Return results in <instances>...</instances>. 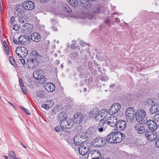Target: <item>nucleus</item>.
<instances>
[{
	"instance_id": "obj_1",
	"label": "nucleus",
	"mask_w": 159,
	"mask_h": 159,
	"mask_svg": "<svg viewBox=\"0 0 159 159\" xmlns=\"http://www.w3.org/2000/svg\"><path fill=\"white\" fill-rule=\"evenodd\" d=\"M40 57L41 56L36 51H32L31 52L30 58L27 60L26 63H28L30 66H32V65L34 66L36 63L38 62Z\"/></svg>"
},
{
	"instance_id": "obj_2",
	"label": "nucleus",
	"mask_w": 159,
	"mask_h": 159,
	"mask_svg": "<svg viewBox=\"0 0 159 159\" xmlns=\"http://www.w3.org/2000/svg\"><path fill=\"white\" fill-rule=\"evenodd\" d=\"M145 111L141 109L138 110L136 112L135 118L139 123L144 124L146 123L147 121Z\"/></svg>"
},
{
	"instance_id": "obj_3",
	"label": "nucleus",
	"mask_w": 159,
	"mask_h": 159,
	"mask_svg": "<svg viewBox=\"0 0 159 159\" xmlns=\"http://www.w3.org/2000/svg\"><path fill=\"white\" fill-rule=\"evenodd\" d=\"M43 74V70H38L34 72L33 75L34 77L36 80H39L40 81H41L42 82H44L46 80Z\"/></svg>"
},
{
	"instance_id": "obj_4",
	"label": "nucleus",
	"mask_w": 159,
	"mask_h": 159,
	"mask_svg": "<svg viewBox=\"0 0 159 159\" xmlns=\"http://www.w3.org/2000/svg\"><path fill=\"white\" fill-rule=\"evenodd\" d=\"M106 137L97 138L94 139L93 143L96 147H100L104 146L107 144Z\"/></svg>"
},
{
	"instance_id": "obj_5",
	"label": "nucleus",
	"mask_w": 159,
	"mask_h": 159,
	"mask_svg": "<svg viewBox=\"0 0 159 159\" xmlns=\"http://www.w3.org/2000/svg\"><path fill=\"white\" fill-rule=\"evenodd\" d=\"M16 52L17 55L21 58L25 57L28 54L27 49L24 47H18L16 48Z\"/></svg>"
},
{
	"instance_id": "obj_6",
	"label": "nucleus",
	"mask_w": 159,
	"mask_h": 159,
	"mask_svg": "<svg viewBox=\"0 0 159 159\" xmlns=\"http://www.w3.org/2000/svg\"><path fill=\"white\" fill-rule=\"evenodd\" d=\"M72 120L71 119L62 120L60 123V125L62 126L64 129H70L72 126Z\"/></svg>"
},
{
	"instance_id": "obj_7",
	"label": "nucleus",
	"mask_w": 159,
	"mask_h": 159,
	"mask_svg": "<svg viewBox=\"0 0 159 159\" xmlns=\"http://www.w3.org/2000/svg\"><path fill=\"white\" fill-rule=\"evenodd\" d=\"M120 106L118 103H114L109 110L108 113L110 115H114L117 113L120 110Z\"/></svg>"
},
{
	"instance_id": "obj_8",
	"label": "nucleus",
	"mask_w": 159,
	"mask_h": 159,
	"mask_svg": "<svg viewBox=\"0 0 159 159\" xmlns=\"http://www.w3.org/2000/svg\"><path fill=\"white\" fill-rule=\"evenodd\" d=\"M90 145H80L77 148L78 149V151L80 154L82 155H86L90 150Z\"/></svg>"
},
{
	"instance_id": "obj_9",
	"label": "nucleus",
	"mask_w": 159,
	"mask_h": 159,
	"mask_svg": "<svg viewBox=\"0 0 159 159\" xmlns=\"http://www.w3.org/2000/svg\"><path fill=\"white\" fill-rule=\"evenodd\" d=\"M114 143L120 142L125 138V134L119 132H114Z\"/></svg>"
},
{
	"instance_id": "obj_10",
	"label": "nucleus",
	"mask_w": 159,
	"mask_h": 159,
	"mask_svg": "<svg viewBox=\"0 0 159 159\" xmlns=\"http://www.w3.org/2000/svg\"><path fill=\"white\" fill-rule=\"evenodd\" d=\"M34 3L31 1L24 2L22 4V7L28 10H32L34 8Z\"/></svg>"
},
{
	"instance_id": "obj_11",
	"label": "nucleus",
	"mask_w": 159,
	"mask_h": 159,
	"mask_svg": "<svg viewBox=\"0 0 159 159\" xmlns=\"http://www.w3.org/2000/svg\"><path fill=\"white\" fill-rule=\"evenodd\" d=\"M23 32L26 34H29L33 31V27L32 25L29 23H26L21 27Z\"/></svg>"
},
{
	"instance_id": "obj_12",
	"label": "nucleus",
	"mask_w": 159,
	"mask_h": 159,
	"mask_svg": "<svg viewBox=\"0 0 159 159\" xmlns=\"http://www.w3.org/2000/svg\"><path fill=\"white\" fill-rule=\"evenodd\" d=\"M106 121L107 125L108 124L110 126L116 127L117 122V120L116 117L112 116L108 117Z\"/></svg>"
},
{
	"instance_id": "obj_13",
	"label": "nucleus",
	"mask_w": 159,
	"mask_h": 159,
	"mask_svg": "<svg viewBox=\"0 0 159 159\" xmlns=\"http://www.w3.org/2000/svg\"><path fill=\"white\" fill-rule=\"evenodd\" d=\"M146 123L148 127L152 131L156 130L158 127V125L157 123L155 121L149 120L147 121Z\"/></svg>"
},
{
	"instance_id": "obj_14",
	"label": "nucleus",
	"mask_w": 159,
	"mask_h": 159,
	"mask_svg": "<svg viewBox=\"0 0 159 159\" xmlns=\"http://www.w3.org/2000/svg\"><path fill=\"white\" fill-rule=\"evenodd\" d=\"M18 42L21 44L27 45L30 42V38L26 35H21L18 38Z\"/></svg>"
},
{
	"instance_id": "obj_15",
	"label": "nucleus",
	"mask_w": 159,
	"mask_h": 159,
	"mask_svg": "<svg viewBox=\"0 0 159 159\" xmlns=\"http://www.w3.org/2000/svg\"><path fill=\"white\" fill-rule=\"evenodd\" d=\"M142 124H143L137 123L135 125L134 127V130L139 134H142L145 131L144 126Z\"/></svg>"
},
{
	"instance_id": "obj_16",
	"label": "nucleus",
	"mask_w": 159,
	"mask_h": 159,
	"mask_svg": "<svg viewBox=\"0 0 159 159\" xmlns=\"http://www.w3.org/2000/svg\"><path fill=\"white\" fill-rule=\"evenodd\" d=\"M126 123L124 120H120L117 122L116 127V129L119 131L123 130L126 127Z\"/></svg>"
},
{
	"instance_id": "obj_17",
	"label": "nucleus",
	"mask_w": 159,
	"mask_h": 159,
	"mask_svg": "<svg viewBox=\"0 0 159 159\" xmlns=\"http://www.w3.org/2000/svg\"><path fill=\"white\" fill-rule=\"evenodd\" d=\"M145 135L148 140L152 141L155 140L157 137V134L156 132H151L146 131Z\"/></svg>"
},
{
	"instance_id": "obj_18",
	"label": "nucleus",
	"mask_w": 159,
	"mask_h": 159,
	"mask_svg": "<svg viewBox=\"0 0 159 159\" xmlns=\"http://www.w3.org/2000/svg\"><path fill=\"white\" fill-rule=\"evenodd\" d=\"M81 139L82 138L80 134H77L75 137L73 141L75 145L73 147L74 148H77L79 146L81 145Z\"/></svg>"
},
{
	"instance_id": "obj_19",
	"label": "nucleus",
	"mask_w": 159,
	"mask_h": 159,
	"mask_svg": "<svg viewBox=\"0 0 159 159\" xmlns=\"http://www.w3.org/2000/svg\"><path fill=\"white\" fill-rule=\"evenodd\" d=\"M83 116L81 113H76L74 116L73 121L74 123L79 124L83 121Z\"/></svg>"
},
{
	"instance_id": "obj_20",
	"label": "nucleus",
	"mask_w": 159,
	"mask_h": 159,
	"mask_svg": "<svg viewBox=\"0 0 159 159\" xmlns=\"http://www.w3.org/2000/svg\"><path fill=\"white\" fill-rule=\"evenodd\" d=\"M44 86L45 89L48 92H52L55 88V85L52 83H46Z\"/></svg>"
},
{
	"instance_id": "obj_21",
	"label": "nucleus",
	"mask_w": 159,
	"mask_h": 159,
	"mask_svg": "<svg viewBox=\"0 0 159 159\" xmlns=\"http://www.w3.org/2000/svg\"><path fill=\"white\" fill-rule=\"evenodd\" d=\"M30 38L32 40L36 42H39L41 40V36L37 32L32 33L30 35Z\"/></svg>"
},
{
	"instance_id": "obj_22",
	"label": "nucleus",
	"mask_w": 159,
	"mask_h": 159,
	"mask_svg": "<svg viewBox=\"0 0 159 159\" xmlns=\"http://www.w3.org/2000/svg\"><path fill=\"white\" fill-rule=\"evenodd\" d=\"M96 130L93 128H90L86 131L85 134L88 139L94 137L95 135Z\"/></svg>"
},
{
	"instance_id": "obj_23",
	"label": "nucleus",
	"mask_w": 159,
	"mask_h": 159,
	"mask_svg": "<svg viewBox=\"0 0 159 159\" xmlns=\"http://www.w3.org/2000/svg\"><path fill=\"white\" fill-rule=\"evenodd\" d=\"M90 154L92 156V157L101 159L102 156L101 153L97 150H95L91 151L88 155Z\"/></svg>"
},
{
	"instance_id": "obj_24",
	"label": "nucleus",
	"mask_w": 159,
	"mask_h": 159,
	"mask_svg": "<svg viewBox=\"0 0 159 159\" xmlns=\"http://www.w3.org/2000/svg\"><path fill=\"white\" fill-rule=\"evenodd\" d=\"M114 132L111 133L105 137L107 143L108 142L110 143H114Z\"/></svg>"
},
{
	"instance_id": "obj_25",
	"label": "nucleus",
	"mask_w": 159,
	"mask_h": 159,
	"mask_svg": "<svg viewBox=\"0 0 159 159\" xmlns=\"http://www.w3.org/2000/svg\"><path fill=\"white\" fill-rule=\"evenodd\" d=\"M150 112L151 114H154L159 111V103L154 105L150 108Z\"/></svg>"
},
{
	"instance_id": "obj_26",
	"label": "nucleus",
	"mask_w": 159,
	"mask_h": 159,
	"mask_svg": "<svg viewBox=\"0 0 159 159\" xmlns=\"http://www.w3.org/2000/svg\"><path fill=\"white\" fill-rule=\"evenodd\" d=\"M80 136H81V138H82V139H81V145H90V144L88 143L87 141L89 139L87 136H86L85 134L84 135H80Z\"/></svg>"
},
{
	"instance_id": "obj_27",
	"label": "nucleus",
	"mask_w": 159,
	"mask_h": 159,
	"mask_svg": "<svg viewBox=\"0 0 159 159\" xmlns=\"http://www.w3.org/2000/svg\"><path fill=\"white\" fill-rule=\"evenodd\" d=\"M104 8L102 7L96 5L93 9V13H103Z\"/></svg>"
},
{
	"instance_id": "obj_28",
	"label": "nucleus",
	"mask_w": 159,
	"mask_h": 159,
	"mask_svg": "<svg viewBox=\"0 0 159 159\" xmlns=\"http://www.w3.org/2000/svg\"><path fill=\"white\" fill-rule=\"evenodd\" d=\"M104 113L103 112L101 111L100 114H97V116H96L94 117L95 120L97 121V120H103V118H104L106 116L103 114Z\"/></svg>"
},
{
	"instance_id": "obj_29",
	"label": "nucleus",
	"mask_w": 159,
	"mask_h": 159,
	"mask_svg": "<svg viewBox=\"0 0 159 159\" xmlns=\"http://www.w3.org/2000/svg\"><path fill=\"white\" fill-rule=\"evenodd\" d=\"M47 102L48 103L50 102V104L46 103L45 104H42L41 105V107H42L45 108L47 110L49 109L50 108L52 107L53 105V103L51 100H47Z\"/></svg>"
},
{
	"instance_id": "obj_30",
	"label": "nucleus",
	"mask_w": 159,
	"mask_h": 159,
	"mask_svg": "<svg viewBox=\"0 0 159 159\" xmlns=\"http://www.w3.org/2000/svg\"><path fill=\"white\" fill-rule=\"evenodd\" d=\"M67 116L65 112H62L60 113L58 116V119L61 121L62 120H65L66 119Z\"/></svg>"
},
{
	"instance_id": "obj_31",
	"label": "nucleus",
	"mask_w": 159,
	"mask_h": 159,
	"mask_svg": "<svg viewBox=\"0 0 159 159\" xmlns=\"http://www.w3.org/2000/svg\"><path fill=\"white\" fill-rule=\"evenodd\" d=\"M99 127H102L104 129H105L107 128L108 125L107 123L105 120H101L98 124V125Z\"/></svg>"
},
{
	"instance_id": "obj_32",
	"label": "nucleus",
	"mask_w": 159,
	"mask_h": 159,
	"mask_svg": "<svg viewBox=\"0 0 159 159\" xmlns=\"http://www.w3.org/2000/svg\"><path fill=\"white\" fill-rule=\"evenodd\" d=\"M100 113L101 111H98L97 110V109L96 108L92 109L89 114L92 117H94L96 116H97V114H100Z\"/></svg>"
},
{
	"instance_id": "obj_33",
	"label": "nucleus",
	"mask_w": 159,
	"mask_h": 159,
	"mask_svg": "<svg viewBox=\"0 0 159 159\" xmlns=\"http://www.w3.org/2000/svg\"><path fill=\"white\" fill-rule=\"evenodd\" d=\"M36 96L37 97L43 99L46 97V95L45 94L44 91H39L37 92Z\"/></svg>"
},
{
	"instance_id": "obj_34",
	"label": "nucleus",
	"mask_w": 159,
	"mask_h": 159,
	"mask_svg": "<svg viewBox=\"0 0 159 159\" xmlns=\"http://www.w3.org/2000/svg\"><path fill=\"white\" fill-rule=\"evenodd\" d=\"M69 3L73 7H76L78 6V2L77 0H67Z\"/></svg>"
},
{
	"instance_id": "obj_35",
	"label": "nucleus",
	"mask_w": 159,
	"mask_h": 159,
	"mask_svg": "<svg viewBox=\"0 0 159 159\" xmlns=\"http://www.w3.org/2000/svg\"><path fill=\"white\" fill-rule=\"evenodd\" d=\"M63 10L68 13L70 12L71 11V9L67 4H66L63 5Z\"/></svg>"
},
{
	"instance_id": "obj_36",
	"label": "nucleus",
	"mask_w": 159,
	"mask_h": 159,
	"mask_svg": "<svg viewBox=\"0 0 159 159\" xmlns=\"http://www.w3.org/2000/svg\"><path fill=\"white\" fill-rule=\"evenodd\" d=\"M135 116H129V115L128 116H126L128 122L129 123L132 122L134 120Z\"/></svg>"
},
{
	"instance_id": "obj_37",
	"label": "nucleus",
	"mask_w": 159,
	"mask_h": 159,
	"mask_svg": "<svg viewBox=\"0 0 159 159\" xmlns=\"http://www.w3.org/2000/svg\"><path fill=\"white\" fill-rule=\"evenodd\" d=\"M100 79L102 81H105L109 79V78L105 75V74H102L101 75Z\"/></svg>"
},
{
	"instance_id": "obj_38",
	"label": "nucleus",
	"mask_w": 159,
	"mask_h": 159,
	"mask_svg": "<svg viewBox=\"0 0 159 159\" xmlns=\"http://www.w3.org/2000/svg\"><path fill=\"white\" fill-rule=\"evenodd\" d=\"M9 157L11 158L12 159H14L15 157H16V154L13 151H11L9 153Z\"/></svg>"
},
{
	"instance_id": "obj_39",
	"label": "nucleus",
	"mask_w": 159,
	"mask_h": 159,
	"mask_svg": "<svg viewBox=\"0 0 159 159\" xmlns=\"http://www.w3.org/2000/svg\"><path fill=\"white\" fill-rule=\"evenodd\" d=\"M125 113H134V110L132 107L128 108L126 110Z\"/></svg>"
},
{
	"instance_id": "obj_40",
	"label": "nucleus",
	"mask_w": 159,
	"mask_h": 159,
	"mask_svg": "<svg viewBox=\"0 0 159 159\" xmlns=\"http://www.w3.org/2000/svg\"><path fill=\"white\" fill-rule=\"evenodd\" d=\"M26 20L23 17H21L19 19L18 22L20 24H22L26 22Z\"/></svg>"
},
{
	"instance_id": "obj_41",
	"label": "nucleus",
	"mask_w": 159,
	"mask_h": 159,
	"mask_svg": "<svg viewBox=\"0 0 159 159\" xmlns=\"http://www.w3.org/2000/svg\"><path fill=\"white\" fill-rule=\"evenodd\" d=\"M63 129H64L60 125V126H56L54 130L57 132H60Z\"/></svg>"
},
{
	"instance_id": "obj_42",
	"label": "nucleus",
	"mask_w": 159,
	"mask_h": 159,
	"mask_svg": "<svg viewBox=\"0 0 159 159\" xmlns=\"http://www.w3.org/2000/svg\"><path fill=\"white\" fill-rule=\"evenodd\" d=\"M20 107L26 114L29 115L30 114V112L27 109L22 106H20Z\"/></svg>"
},
{
	"instance_id": "obj_43",
	"label": "nucleus",
	"mask_w": 159,
	"mask_h": 159,
	"mask_svg": "<svg viewBox=\"0 0 159 159\" xmlns=\"http://www.w3.org/2000/svg\"><path fill=\"white\" fill-rule=\"evenodd\" d=\"M153 119L155 121H156V122H159V114H156L153 117Z\"/></svg>"
},
{
	"instance_id": "obj_44",
	"label": "nucleus",
	"mask_w": 159,
	"mask_h": 159,
	"mask_svg": "<svg viewBox=\"0 0 159 159\" xmlns=\"http://www.w3.org/2000/svg\"><path fill=\"white\" fill-rule=\"evenodd\" d=\"M80 3L82 4V6L83 7H85L87 9H88L89 8H90L91 6V5L89 3L86 4L85 3L86 5H85V4L83 3V2H81Z\"/></svg>"
},
{
	"instance_id": "obj_45",
	"label": "nucleus",
	"mask_w": 159,
	"mask_h": 159,
	"mask_svg": "<svg viewBox=\"0 0 159 159\" xmlns=\"http://www.w3.org/2000/svg\"><path fill=\"white\" fill-rule=\"evenodd\" d=\"M10 61L11 64L14 66L16 64L15 61L13 58L12 57H10Z\"/></svg>"
},
{
	"instance_id": "obj_46",
	"label": "nucleus",
	"mask_w": 159,
	"mask_h": 159,
	"mask_svg": "<svg viewBox=\"0 0 159 159\" xmlns=\"http://www.w3.org/2000/svg\"><path fill=\"white\" fill-rule=\"evenodd\" d=\"M20 28V26L18 25H15L13 26V30L16 31L18 30Z\"/></svg>"
},
{
	"instance_id": "obj_47",
	"label": "nucleus",
	"mask_w": 159,
	"mask_h": 159,
	"mask_svg": "<svg viewBox=\"0 0 159 159\" xmlns=\"http://www.w3.org/2000/svg\"><path fill=\"white\" fill-rule=\"evenodd\" d=\"M16 11H17L18 12H19L21 14L22 13H23L24 12V10H22L20 8H18L17 7V6H16Z\"/></svg>"
},
{
	"instance_id": "obj_48",
	"label": "nucleus",
	"mask_w": 159,
	"mask_h": 159,
	"mask_svg": "<svg viewBox=\"0 0 159 159\" xmlns=\"http://www.w3.org/2000/svg\"><path fill=\"white\" fill-rule=\"evenodd\" d=\"M97 71L96 69H93L92 71L91 74L93 76H95L97 75Z\"/></svg>"
},
{
	"instance_id": "obj_49",
	"label": "nucleus",
	"mask_w": 159,
	"mask_h": 159,
	"mask_svg": "<svg viewBox=\"0 0 159 159\" xmlns=\"http://www.w3.org/2000/svg\"><path fill=\"white\" fill-rule=\"evenodd\" d=\"M97 128H98V130L99 132H102L103 131H105V129H104L103 128H102V127H99L98 126Z\"/></svg>"
},
{
	"instance_id": "obj_50",
	"label": "nucleus",
	"mask_w": 159,
	"mask_h": 159,
	"mask_svg": "<svg viewBox=\"0 0 159 159\" xmlns=\"http://www.w3.org/2000/svg\"><path fill=\"white\" fill-rule=\"evenodd\" d=\"M3 44L4 45V46L5 48H6L7 50L6 52L7 53V54H8V53L9 52V51H8V50L7 49V48H8V47L7 44L6 42L5 41H4V42L3 43Z\"/></svg>"
},
{
	"instance_id": "obj_51",
	"label": "nucleus",
	"mask_w": 159,
	"mask_h": 159,
	"mask_svg": "<svg viewBox=\"0 0 159 159\" xmlns=\"http://www.w3.org/2000/svg\"><path fill=\"white\" fill-rule=\"evenodd\" d=\"M20 87H21V89L23 92L25 94V93H26V88H25V87L24 86V85H23V86H20Z\"/></svg>"
},
{
	"instance_id": "obj_52",
	"label": "nucleus",
	"mask_w": 159,
	"mask_h": 159,
	"mask_svg": "<svg viewBox=\"0 0 159 159\" xmlns=\"http://www.w3.org/2000/svg\"><path fill=\"white\" fill-rule=\"evenodd\" d=\"M155 145L156 147L159 148V138L156 140Z\"/></svg>"
},
{
	"instance_id": "obj_53",
	"label": "nucleus",
	"mask_w": 159,
	"mask_h": 159,
	"mask_svg": "<svg viewBox=\"0 0 159 159\" xmlns=\"http://www.w3.org/2000/svg\"><path fill=\"white\" fill-rule=\"evenodd\" d=\"M13 42L15 44H20L18 42V40L17 41V39L14 37L13 39Z\"/></svg>"
},
{
	"instance_id": "obj_54",
	"label": "nucleus",
	"mask_w": 159,
	"mask_h": 159,
	"mask_svg": "<svg viewBox=\"0 0 159 159\" xmlns=\"http://www.w3.org/2000/svg\"><path fill=\"white\" fill-rule=\"evenodd\" d=\"M20 61L21 62L22 64L23 65H24L25 64V59H20Z\"/></svg>"
},
{
	"instance_id": "obj_55",
	"label": "nucleus",
	"mask_w": 159,
	"mask_h": 159,
	"mask_svg": "<svg viewBox=\"0 0 159 159\" xmlns=\"http://www.w3.org/2000/svg\"><path fill=\"white\" fill-rule=\"evenodd\" d=\"M19 83L20 86H23L24 84L22 82V80L21 79L19 80Z\"/></svg>"
},
{
	"instance_id": "obj_56",
	"label": "nucleus",
	"mask_w": 159,
	"mask_h": 159,
	"mask_svg": "<svg viewBox=\"0 0 159 159\" xmlns=\"http://www.w3.org/2000/svg\"><path fill=\"white\" fill-rule=\"evenodd\" d=\"M15 20V17H12L11 18L10 22L11 23H13Z\"/></svg>"
},
{
	"instance_id": "obj_57",
	"label": "nucleus",
	"mask_w": 159,
	"mask_h": 159,
	"mask_svg": "<svg viewBox=\"0 0 159 159\" xmlns=\"http://www.w3.org/2000/svg\"><path fill=\"white\" fill-rule=\"evenodd\" d=\"M126 116H128L129 115L131 116H135L134 114V113H129L127 114V113H125Z\"/></svg>"
},
{
	"instance_id": "obj_58",
	"label": "nucleus",
	"mask_w": 159,
	"mask_h": 159,
	"mask_svg": "<svg viewBox=\"0 0 159 159\" xmlns=\"http://www.w3.org/2000/svg\"><path fill=\"white\" fill-rule=\"evenodd\" d=\"M109 21H110V20L109 19H106V20H105L104 21V22L106 23V24H108L109 23Z\"/></svg>"
},
{
	"instance_id": "obj_59",
	"label": "nucleus",
	"mask_w": 159,
	"mask_h": 159,
	"mask_svg": "<svg viewBox=\"0 0 159 159\" xmlns=\"http://www.w3.org/2000/svg\"><path fill=\"white\" fill-rule=\"evenodd\" d=\"M73 55H74L75 56V57H76L78 55V53L76 52H74L73 53Z\"/></svg>"
},
{
	"instance_id": "obj_60",
	"label": "nucleus",
	"mask_w": 159,
	"mask_h": 159,
	"mask_svg": "<svg viewBox=\"0 0 159 159\" xmlns=\"http://www.w3.org/2000/svg\"><path fill=\"white\" fill-rule=\"evenodd\" d=\"M115 21H116V22H117V23H119L120 22V19L117 18H116L115 19Z\"/></svg>"
},
{
	"instance_id": "obj_61",
	"label": "nucleus",
	"mask_w": 159,
	"mask_h": 159,
	"mask_svg": "<svg viewBox=\"0 0 159 159\" xmlns=\"http://www.w3.org/2000/svg\"><path fill=\"white\" fill-rule=\"evenodd\" d=\"M20 143L23 146V147H24L25 148H26V147L24 145H23V143L21 142H20Z\"/></svg>"
},
{
	"instance_id": "obj_62",
	"label": "nucleus",
	"mask_w": 159,
	"mask_h": 159,
	"mask_svg": "<svg viewBox=\"0 0 159 159\" xmlns=\"http://www.w3.org/2000/svg\"><path fill=\"white\" fill-rule=\"evenodd\" d=\"M56 62L57 64H58L60 63V61L59 60H56Z\"/></svg>"
},
{
	"instance_id": "obj_63",
	"label": "nucleus",
	"mask_w": 159,
	"mask_h": 159,
	"mask_svg": "<svg viewBox=\"0 0 159 159\" xmlns=\"http://www.w3.org/2000/svg\"><path fill=\"white\" fill-rule=\"evenodd\" d=\"M115 86V85L114 84H111L110 86V87H113Z\"/></svg>"
},
{
	"instance_id": "obj_64",
	"label": "nucleus",
	"mask_w": 159,
	"mask_h": 159,
	"mask_svg": "<svg viewBox=\"0 0 159 159\" xmlns=\"http://www.w3.org/2000/svg\"><path fill=\"white\" fill-rule=\"evenodd\" d=\"M3 156L5 157V159H8V157L7 156L3 155Z\"/></svg>"
}]
</instances>
